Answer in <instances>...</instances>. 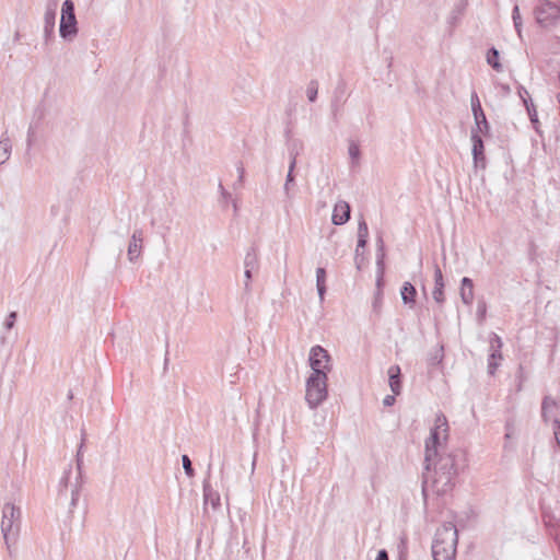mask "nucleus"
I'll return each mask as SVG.
<instances>
[{
  "mask_svg": "<svg viewBox=\"0 0 560 560\" xmlns=\"http://www.w3.org/2000/svg\"><path fill=\"white\" fill-rule=\"evenodd\" d=\"M505 429H506L505 439H510L514 431L513 424L511 422H506Z\"/></svg>",
  "mask_w": 560,
  "mask_h": 560,
  "instance_id": "47",
  "label": "nucleus"
},
{
  "mask_svg": "<svg viewBox=\"0 0 560 560\" xmlns=\"http://www.w3.org/2000/svg\"><path fill=\"white\" fill-rule=\"evenodd\" d=\"M553 431L557 444L560 447V420L553 419Z\"/></svg>",
  "mask_w": 560,
  "mask_h": 560,
  "instance_id": "41",
  "label": "nucleus"
},
{
  "mask_svg": "<svg viewBox=\"0 0 560 560\" xmlns=\"http://www.w3.org/2000/svg\"><path fill=\"white\" fill-rule=\"evenodd\" d=\"M203 501L206 505L211 504L213 509L220 505V495L213 490L208 480L203 482Z\"/></svg>",
  "mask_w": 560,
  "mask_h": 560,
  "instance_id": "19",
  "label": "nucleus"
},
{
  "mask_svg": "<svg viewBox=\"0 0 560 560\" xmlns=\"http://www.w3.org/2000/svg\"><path fill=\"white\" fill-rule=\"evenodd\" d=\"M443 357H444L443 355V347H440L430 355V359H429L430 365L440 364L443 360Z\"/></svg>",
  "mask_w": 560,
  "mask_h": 560,
  "instance_id": "30",
  "label": "nucleus"
},
{
  "mask_svg": "<svg viewBox=\"0 0 560 560\" xmlns=\"http://www.w3.org/2000/svg\"><path fill=\"white\" fill-rule=\"evenodd\" d=\"M366 242H368V237H358V244H357V249H355L357 255L359 254L360 247H362V248L365 247Z\"/></svg>",
  "mask_w": 560,
  "mask_h": 560,
  "instance_id": "45",
  "label": "nucleus"
},
{
  "mask_svg": "<svg viewBox=\"0 0 560 560\" xmlns=\"http://www.w3.org/2000/svg\"><path fill=\"white\" fill-rule=\"evenodd\" d=\"M525 107L534 129L538 131L539 120L535 105L533 104V102L525 101Z\"/></svg>",
  "mask_w": 560,
  "mask_h": 560,
  "instance_id": "25",
  "label": "nucleus"
},
{
  "mask_svg": "<svg viewBox=\"0 0 560 560\" xmlns=\"http://www.w3.org/2000/svg\"><path fill=\"white\" fill-rule=\"evenodd\" d=\"M487 62L495 70L501 71L502 66L499 61V50L494 47H491L487 52Z\"/></svg>",
  "mask_w": 560,
  "mask_h": 560,
  "instance_id": "24",
  "label": "nucleus"
},
{
  "mask_svg": "<svg viewBox=\"0 0 560 560\" xmlns=\"http://www.w3.org/2000/svg\"><path fill=\"white\" fill-rule=\"evenodd\" d=\"M389 387L395 395H399L401 392L400 377H395L394 380L389 378Z\"/></svg>",
  "mask_w": 560,
  "mask_h": 560,
  "instance_id": "36",
  "label": "nucleus"
},
{
  "mask_svg": "<svg viewBox=\"0 0 560 560\" xmlns=\"http://www.w3.org/2000/svg\"><path fill=\"white\" fill-rule=\"evenodd\" d=\"M490 343V353L488 359V373L490 375H493L497 371V368L500 364V361L502 360V353L501 349L503 346L502 339L494 332L490 335L489 339Z\"/></svg>",
  "mask_w": 560,
  "mask_h": 560,
  "instance_id": "9",
  "label": "nucleus"
},
{
  "mask_svg": "<svg viewBox=\"0 0 560 560\" xmlns=\"http://www.w3.org/2000/svg\"><path fill=\"white\" fill-rule=\"evenodd\" d=\"M388 378L394 380L395 377H400V368L399 365H392L389 366L388 371Z\"/></svg>",
  "mask_w": 560,
  "mask_h": 560,
  "instance_id": "39",
  "label": "nucleus"
},
{
  "mask_svg": "<svg viewBox=\"0 0 560 560\" xmlns=\"http://www.w3.org/2000/svg\"><path fill=\"white\" fill-rule=\"evenodd\" d=\"M434 290L432 292V296L434 301L439 304L444 302V279L443 273L438 265L434 268Z\"/></svg>",
  "mask_w": 560,
  "mask_h": 560,
  "instance_id": "15",
  "label": "nucleus"
},
{
  "mask_svg": "<svg viewBox=\"0 0 560 560\" xmlns=\"http://www.w3.org/2000/svg\"><path fill=\"white\" fill-rule=\"evenodd\" d=\"M470 103H471V110L474 114V118H478V115L481 116V113L483 110L481 108V104H480L479 97L476 92H474L471 94Z\"/></svg>",
  "mask_w": 560,
  "mask_h": 560,
  "instance_id": "28",
  "label": "nucleus"
},
{
  "mask_svg": "<svg viewBox=\"0 0 560 560\" xmlns=\"http://www.w3.org/2000/svg\"><path fill=\"white\" fill-rule=\"evenodd\" d=\"M21 528V510L19 506L8 502L2 509L1 532L8 549L10 542L15 541Z\"/></svg>",
  "mask_w": 560,
  "mask_h": 560,
  "instance_id": "4",
  "label": "nucleus"
},
{
  "mask_svg": "<svg viewBox=\"0 0 560 560\" xmlns=\"http://www.w3.org/2000/svg\"><path fill=\"white\" fill-rule=\"evenodd\" d=\"M233 207H234V210L236 211L237 210V205L235 201H233Z\"/></svg>",
  "mask_w": 560,
  "mask_h": 560,
  "instance_id": "54",
  "label": "nucleus"
},
{
  "mask_svg": "<svg viewBox=\"0 0 560 560\" xmlns=\"http://www.w3.org/2000/svg\"><path fill=\"white\" fill-rule=\"evenodd\" d=\"M236 170L238 173V184L242 185L243 180H244V175H245V170H244V166L242 165V163H240L237 165Z\"/></svg>",
  "mask_w": 560,
  "mask_h": 560,
  "instance_id": "43",
  "label": "nucleus"
},
{
  "mask_svg": "<svg viewBox=\"0 0 560 560\" xmlns=\"http://www.w3.org/2000/svg\"><path fill=\"white\" fill-rule=\"evenodd\" d=\"M142 243H143V232L141 229H137L133 231L129 245H128V259L129 261L133 262L136 259L139 258L142 249Z\"/></svg>",
  "mask_w": 560,
  "mask_h": 560,
  "instance_id": "12",
  "label": "nucleus"
},
{
  "mask_svg": "<svg viewBox=\"0 0 560 560\" xmlns=\"http://www.w3.org/2000/svg\"><path fill=\"white\" fill-rule=\"evenodd\" d=\"M478 314H479L481 317H483V316H485V314H486V304H485V303L479 304V306H478Z\"/></svg>",
  "mask_w": 560,
  "mask_h": 560,
  "instance_id": "50",
  "label": "nucleus"
},
{
  "mask_svg": "<svg viewBox=\"0 0 560 560\" xmlns=\"http://www.w3.org/2000/svg\"><path fill=\"white\" fill-rule=\"evenodd\" d=\"M544 523L549 530V534L553 537L555 541L560 546V520L553 515L544 514Z\"/></svg>",
  "mask_w": 560,
  "mask_h": 560,
  "instance_id": "17",
  "label": "nucleus"
},
{
  "mask_svg": "<svg viewBox=\"0 0 560 560\" xmlns=\"http://www.w3.org/2000/svg\"><path fill=\"white\" fill-rule=\"evenodd\" d=\"M489 124L487 121L486 115L482 112L481 116L478 115V118H475V127L471 130H478L479 133H487L489 131Z\"/></svg>",
  "mask_w": 560,
  "mask_h": 560,
  "instance_id": "26",
  "label": "nucleus"
},
{
  "mask_svg": "<svg viewBox=\"0 0 560 560\" xmlns=\"http://www.w3.org/2000/svg\"><path fill=\"white\" fill-rule=\"evenodd\" d=\"M85 441V430L81 429V444L79 446L77 453V466H78V475H80L81 464H82V448ZM72 468L69 467L65 470L62 477L59 480V489H58V502L62 503L63 500H67L70 497L69 502V513H72V509L77 505L79 495H80V482L79 476L74 478V481L71 480Z\"/></svg>",
  "mask_w": 560,
  "mask_h": 560,
  "instance_id": "3",
  "label": "nucleus"
},
{
  "mask_svg": "<svg viewBox=\"0 0 560 560\" xmlns=\"http://www.w3.org/2000/svg\"><path fill=\"white\" fill-rule=\"evenodd\" d=\"M308 361L312 368V373H315V370H317L318 373L327 374L331 370V358L328 351L322 346H314L311 349Z\"/></svg>",
  "mask_w": 560,
  "mask_h": 560,
  "instance_id": "8",
  "label": "nucleus"
},
{
  "mask_svg": "<svg viewBox=\"0 0 560 560\" xmlns=\"http://www.w3.org/2000/svg\"><path fill=\"white\" fill-rule=\"evenodd\" d=\"M447 419L440 412L424 443L423 492L429 487L439 495L450 492L455 485L456 476L465 466V455L462 451L441 452L442 441L447 439Z\"/></svg>",
  "mask_w": 560,
  "mask_h": 560,
  "instance_id": "1",
  "label": "nucleus"
},
{
  "mask_svg": "<svg viewBox=\"0 0 560 560\" xmlns=\"http://www.w3.org/2000/svg\"><path fill=\"white\" fill-rule=\"evenodd\" d=\"M512 19H513L514 27H515L518 36H521V34H522V18L520 14L518 5H514L513 12H512Z\"/></svg>",
  "mask_w": 560,
  "mask_h": 560,
  "instance_id": "29",
  "label": "nucleus"
},
{
  "mask_svg": "<svg viewBox=\"0 0 560 560\" xmlns=\"http://www.w3.org/2000/svg\"><path fill=\"white\" fill-rule=\"evenodd\" d=\"M457 529L454 524L446 523L435 532L432 544V556L434 560H454L457 548Z\"/></svg>",
  "mask_w": 560,
  "mask_h": 560,
  "instance_id": "2",
  "label": "nucleus"
},
{
  "mask_svg": "<svg viewBox=\"0 0 560 560\" xmlns=\"http://www.w3.org/2000/svg\"><path fill=\"white\" fill-rule=\"evenodd\" d=\"M16 318H18L16 312H11L4 319V323H3L4 329H7V330L12 329L15 325Z\"/></svg>",
  "mask_w": 560,
  "mask_h": 560,
  "instance_id": "32",
  "label": "nucleus"
},
{
  "mask_svg": "<svg viewBox=\"0 0 560 560\" xmlns=\"http://www.w3.org/2000/svg\"><path fill=\"white\" fill-rule=\"evenodd\" d=\"M534 13L539 25L548 26L560 18V8L549 0H539L535 7Z\"/></svg>",
  "mask_w": 560,
  "mask_h": 560,
  "instance_id": "7",
  "label": "nucleus"
},
{
  "mask_svg": "<svg viewBox=\"0 0 560 560\" xmlns=\"http://www.w3.org/2000/svg\"><path fill=\"white\" fill-rule=\"evenodd\" d=\"M522 383H523V381H522V378H521V380H520V382H518V384H517V392L522 390Z\"/></svg>",
  "mask_w": 560,
  "mask_h": 560,
  "instance_id": "52",
  "label": "nucleus"
},
{
  "mask_svg": "<svg viewBox=\"0 0 560 560\" xmlns=\"http://www.w3.org/2000/svg\"><path fill=\"white\" fill-rule=\"evenodd\" d=\"M293 183H294V174L292 172H288L287 178H285V183H284V186H283V190H284V194H285L287 198H289V199L292 198V196L290 194V186Z\"/></svg>",
  "mask_w": 560,
  "mask_h": 560,
  "instance_id": "31",
  "label": "nucleus"
},
{
  "mask_svg": "<svg viewBox=\"0 0 560 560\" xmlns=\"http://www.w3.org/2000/svg\"><path fill=\"white\" fill-rule=\"evenodd\" d=\"M182 463H183V468H184L186 475L188 477H192L194 476V469H192V466H191L190 458L187 455H183L182 456Z\"/></svg>",
  "mask_w": 560,
  "mask_h": 560,
  "instance_id": "33",
  "label": "nucleus"
},
{
  "mask_svg": "<svg viewBox=\"0 0 560 560\" xmlns=\"http://www.w3.org/2000/svg\"><path fill=\"white\" fill-rule=\"evenodd\" d=\"M12 153V143L8 132H3L0 137V166L5 164Z\"/></svg>",
  "mask_w": 560,
  "mask_h": 560,
  "instance_id": "18",
  "label": "nucleus"
},
{
  "mask_svg": "<svg viewBox=\"0 0 560 560\" xmlns=\"http://www.w3.org/2000/svg\"><path fill=\"white\" fill-rule=\"evenodd\" d=\"M558 80H559V85H560V73H559V79Z\"/></svg>",
  "mask_w": 560,
  "mask_h": 560,
  "instance_id": "57",
  "label": "nucleus"
},
{
  "mask_svg": "<svg viewBox=\"0 0 560 560\" xmlns=\"http://www.w3.org/2000/svg\"><path fill=\"white\" fill-rule=\"evenodd\" d=\"M219 189H220V194H221V198H222V202L224 205L228 203V201L230 200L231 198V194L229 191H226L223 187V185L220 183L219 184Z\"/></svg>",
  "mask_w": 560,
  "mask_h": 560,
  "instance_id": "42",
  "label": "nucleus"
},
{
  "mask_svg": "<svg viewBox=\"0 0 560 560\" xmlns=\"http://www.w3.org/2000/svg\"><path fill=\"white\" fill-rule=\"evenodd\" d=\"M556 98H557V102H558V103H559V105H560V93H558V94H557Z\"/></svg>",
  "mask_w": 560,
  "mask_h": 560,
  "instance_id": "53",
  "label": "nucleus"
},
{
  "mask_svg": "<svg viewBox=\"0 0 560 560\" xmlns=\"http://www.w3.org/2000/svg\"><path fill=\"white\" fill-rule=\"evenodd\" d=\"M34 138H35V131H34L33 127L30 126V128L27 130V139H26L28 147L32 145Z\"/></svg>",
  "mask_w": 560,
  "mask_h": 560,
  "instance_id": "44",
  "label": "nucleus"
},
{
  "mask_svg": "<svg viewBox=\"0 0 560 560\" xmlns=\"http://www.w3.org/2000/svg\"><path fill=\"white\" fill-rule=\"evenodd\" d=\"M78 21L74 13V3L66 0L61 7V18L59 24L60 37L65 40L72 42L78 35Z\"/></svg>",
  "mask_w": 560,
  "mask_h": 560,
  "instance_id": "6",
  "label": "nucleus"
},
{
  "mask_svg": "<svg viewBox=\"0 0 560 560\" xmlns=\"http://www.w3.org/2000/svg\"><path fill=\"white\" fill-rule=\"evenodd\" d=\"M375 560H388L387 551L384 549L380 550Z\"/></svg>",
  "mask_w": 560,
  "mask_h": 560,
  "instance_id": "48",
  "label": "nucleus"
},
{
  "mask_svg": "<svg viewBox=\"0 0 560 560\" xmlns=\"http://www.w3.org/2000/svg\"><path fill=\"white\" fill-rule=\"evenodd\" d=\"M57 8V0H49L46 4L44 14V34L46 38H49L54 34Z\"/></svg>",
  "mask_w": 560,
  "mask_h": 560,
  "instance_id": "10",
  "label": "nucleus"
},
{
  "mask_svg": "<svg viewBox=\"0 0 560 560\" xmlns=\"http://www.w3.org/2000/svg\"><path fill=\"white\" fill-rule=\"evenodd\" d=\"M295 166H296V158H290V165H289V171L288 172H294L295 170Z\"/></svg>",
  "mask_w": 560,
  "mask_h": 560,
  "instance_id": "49",
  "label": "nucleus"
},
{
  "mask_svg": "<svg viewBox=\"0 0 560 560\" xmlns=\"http://www.w3.org/2000/svg\"><path fill=\"white\" fill-rule=\"evenodd\" d=\"M327 380V374L318 373L317 370H315V373H311L306 380L305 400L311 409L317 408L326 400L328 395Z\"/></svg>",
  "mask_w": 560,
  "mask_h": 560,
  "instance_id": "5",
  "label": "nucleus"
},
{
  "mask_svg": "<svg viewBox=\"0 0 560 560\" xmlns=\"http://www.w3.org/2000/svg\"><path fill=\"white\" fill-rule=\"evenodd\" d=\"M318 94V82L316 80H312L306 89V96L310 102H315Z\"/></svg>",
  "mask_w": 560,
  "mask_h": 560,
  "instance_id": "27",
  "label": "nucleus"
},
{
  "mask_svg": "<svg viewBox=\"0 0 560 560\" xmlns=\"http://www.w3.org/2000/svg\"><path fill=\"white\" fill-rule=\"evenodd\" d=\"M301 148H302V144L298 141H294L293 143H291V145L289 147V156L298 159Z\"/></svg>",
  "mask_w": 560,
  "mask_h": 560,
  "instance_id": "37",
  "label": "nucleus"
},
{
  "mask_svg": "<svg viewBox=\"0 0 560 560\" xmlns=\"http://www.w3.org/2000/svg\"><path fill=\"white\" fill-rule=\"evenodd\" d=\"M4 342H5V337H4V336H2V337H1V343H4Z\"/></svg>",
  "mask_w": 560,
  "mask_h": 560,
  "instance_id": "55",
  "label": "nucleus"
},
{
  "mask_svg": "<svg viewBox=\"0 0 560 560\" xmlns=\"http://www.w3.org/2000/svg\"><path fill=\"white\" fill-rule=\"evenodd\" d=\"M258 268V256L256 254V250L254 248H250L244 258V269H254L257 270Z\"/></svg>",
  "mask_w": 560,
  "mask_h": 560,
  "instance_id": "23",
  "label": "nucleus"
},
{
  "mask_svg": "<svg viewBox=\"0 0 560 560\" xmlns=\"http://www.w3.org/2000/svg\"><path fill=\"white\" fill-rule=\"evenodd\" d=\"M349 219H350L349 203L345 200H339L334 207L332 217H331L332 223L335 225H342L346 222H348Z\"/></svg>",
  "mask_w": 560,
  "mask_h": 560,
  "instance_id": "13",
  "label": "nucleus"
},
{
  "mask_svg": "<svg viewBox=\"0 0 560 560\" xmlns=\"http://www.w3.org/2000/svg\"><path fill=\"white\" fill-rule=\"evenodd\" d=\"M368 236H369L368 224L364 220H361L359 222V226H358V237H368Z\"/></svg>",
  "mask_w": 560,
  "mask_h": 560,
  "instance_id": "38",
  "label": "nucleus"
},
{
  "mask_svg": "<svg viewBox=\"0 0 560 560\" xmlns=\"http://www.w3.org/2000/svg\"><path fill=\"white\" fill-rule=\"evenodd\" d=\"M460 285V299L464 304L471 305L474 301V283L472 280L468 277H464L462 279Z\"/></svg>",
  "mask_w": 560,
  "mask_h": 560,
  "instance_id": "16",
  "label": "nucleus"
},
{
  "mask_svg": "<svg viewBox=\"0 0 560 560\" xmlns=\"http://www.w3.org/2000/svg\"><path fill=\"white\" fill-rule=\"evenodd\" d=\"M517 92L524 105L525 101L532 102L529 98V93L524 86H520Z\"/></svg>",
  "mask_w": 560,
  "mask_h": 560,
  "instance_id": "40",
  "label": "nucleus"
},
{
  "mask_svg": "<svg viewBox=\"0 0 560 560\" xmlns=\"http://www.w3.org/2000/svg\"><path fill=\"white\" fill-rule=\"evenodd\" d=\"M557 407V401L550 396H546L541 404V416L545 421L550 419L552 409Z\"/></svg>",
  "mask_w": 560,
  "mask_h": 560,
  "instance_id": "22",
  "label": "nucleus"
},
{
  "mask_svg": "<svg viewBox=\"0 0 560 560\" xmlns=\"http://www.w3.org/2000/svg\"><path fill=\"white\" fill-rule=\"evenodd\" d=\"M381 296H382V294H378V293L376 292V294H375V300H374V303H373V307H374L375 310H376V308L378 307V305H380Z\"/></svg>",
  "mask_w": 560,
  "mask_h": 560,
  "instance_id": "51",
  "label": "nucleus"
},
{
  "mask_svg": "<svg viewBox=\"0 0 560 560\" xmlns=\"http://www.w3.org/2000/svg\"><path fill=\"white\" fill-rule=\"evenodd\" d=\"M349 155L351 158L352 161H358L359 158H360V148L357 143L354 142H351L349 144Z\"/></svg>",
  "mask_w": 560,
  "mask_h": 560,
  "instance_id": "34",
  "label": "nucleus"
},
{
  "mask_svg": "<svg viewBox=\"0 0 560 560\" xmlns=\"http://www.w3.org/2000/svg\"><path fill=\"white\" fill-rule=\"evenodd\" d=\"M394 402H395V396H393V395H387L383 400L384 406H387V407L393 406Z\"/></svg>",
  "mask_w": 560,
  "mask_h": 560,
  "instance_id": "46",
  "label": "nucleus"
},
{
  "mask_svg": "<svg viewBox=\"0 0 560 560\" xmlns=\"http://www.w3.org/2000/svg\"><path fill=\"white\" fill-rule=\"evenodd\" d=\"M505 92H510V88L509 86H504L503 88Z\"/></svg>",
  "mask_w": 560,
  "mask_h": 560,
  "instance_id": "56",
  "label": "nucleus"
},
{
  "mask_svg": "<svg viewBox=\"0 0 560 560\" xmlns=\"http://www.w3.org/2000/svg\"><path fill=\"white\" fill-rule=\"evenodd\" d=\"M400 295L404 304L412 307L416 303L417 290L410 282H405L400 289Z\"/></svg>",
  "mask_w": 560,
  "mask_h": 560,
  "instance_id": "20",
  "label": "nucleus"
},
{
  "mask_svg": "<svg viewBox=\"0 0 560 560\" xmlns=\"http://www.w3.org/2000/svg\"><path fill=\"white\" fill-rule=\"evenodd\" d=\"M253 271H254V269H245L244 270V276H245L244 291L247 293L250 292V290H252L250 281L253 279Z\"/></svg>",
  "mask_w": 560,
  "mask_h": 560,
  "instance_id": "35",
  "label": "nucleus"
},
{
  "mask_svg": "<svg viewBox=\"0 0 560 560\" xmlns=\"http://www.w3.org/2000/svg\"><path fill=\"white\" fill-rule=\"evenodd\" d=\"M325 280H326V270L322 267H318L316 269V287H317V292H318L320 302L324 301V296H325V292H326Z\"/></svg>",
  "mask_w": 560,
  "mask_h": 560,
  "instance_id": "21",
  "label": "nucleus"
},
{
  "mask_svg": "<svg viewBox=\"0 0 560 560\" xmlns=\"http://www.w3.org/2000/svg\"><path fill=\"white\" fill-rule=\"evenodd\" d=\"M471 142H472V158H474V164L475 167H486V158H485V147L483 141L478 135V130H471L470 136Z\"/></svg>",
  "mask_w": 560,
  "mask_h": 560,
  "instance_id": "11",
  "label": "nucleus"
},
{
  "mask_svg": "<svg viewBox=\"0 0 560 560\" xmlns=\"http://www.w3.org/2000/svg\"><path fill=\"white\" fill-rule=\"evenodd\" d=\"M384 242L383 238L380 236L377 238V279H376V288L377 293L382 294V285H383V276H384Z\"/></svg>",
  "mask_w": 560,
  "mask_h": 560,
  "instance_id": "14",
  "label": "nucleus"
}]
</instances>
